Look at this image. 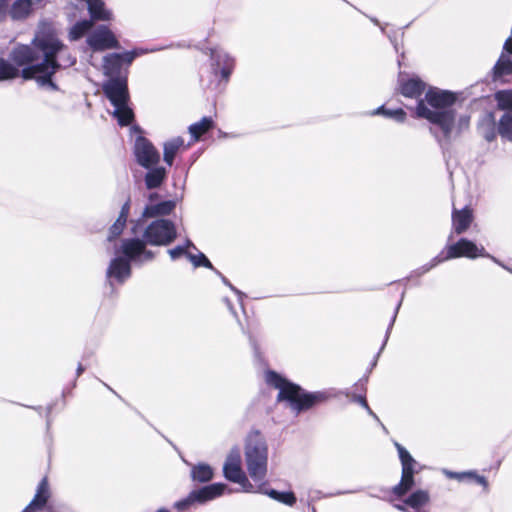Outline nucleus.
Listing matches in <instances>:
<instances>
[{
  "instance_id": "7ed1b4c3",
  "label": "nucleus",
  "mask_w": 512,
  "mask_h": 512,
  "mask_svg": "<svg viewBox=\"0 0 512 512\" xmlns=\"http://www.w3.org/2000/svg\"><path fill=\"white\" fill-rule=\"evenodd\" d=\"M177 237L175 224L169 219H156L143 231L142 238L137 236L123 239V252L130 258L151 262L155 253L147 245L167 246Z\"/></svg>"
},
{
  "instance_id": "5fc2aeb1",
  "label": "nucleus",
  "mask_w": 512,
  "mask_h": 512,
  "mask_svg": "<svg viewBox=\"0 0 512 512\" xmlns=\"http://www.w3.org/2000/svg\"><path fill=\"white\" fill-rule=\"evenodd\" d=\"M182 246H185V247H186V251H188V249H189V248H192V249H194V250H197V248H196V246L194 245V243H193L191 240H189V239H187V240L185 241V243H184Z\"/></svg>"
},
{
  "instance_id": "f8f14e48",
  "label": "nucleus",
  "mask_w": 512,
  "mask_h": 512,
  "mask_svg": "<svg viewBox=\"0 0 512 512\" xmlns=\"http://www.w3.org/2000/svg\"><path fill=\"white\" fill-rule=\"evenodd\" d=\"M135 59V53H111L104 57L103 59V69L105 75L109 78L112 77H127V70L123 73L122 67L123 64L127 66L131 65V63Z\"/></svg>"
},
{
  "instance_id": "9b49d317",
  "label": "nucleus",
  "mask_w": 512,
  "mask_h": 512,
  "mask_svg": "<svg viewBox=\"0 0 512 512\" xmlns=\"http://www.w3.org/2000/svg\"><path fill=\"white\" fill-rule=\"evenodd\" d=\"M134 155L137 163L144 167L150 168L160 161V154L151 141L144 136H138L134 144Z\"/></svg>"
},
{
  "instance_id": "39448f33",
  "label": "nucleus",
  "mask_w": 512,
  "mask_h": 512,
  "mask_svg": "<svg viewBox=\"0 0 512 512\" xmlns=\"http://www.w3.org/2000/svg\"><path fill=\"white\" fill-rule=\"evenodd\" d=\"M244 456L250 478L253 481L265 480L268 470V445L259 430H251L248 433Z\"/></svg>"
},
{
  "instance_id": "8fccbe9b",
  "label": "nucleus",
  "mask_w": 512,
  "mask_h": 512,
  "mask_svg": "<svg viewBox=\"0 0 512 512\" xmlns=\"http://www.w3.org/2000/svg\"><path fill=\"white\" fill-rule=\"evenodd\" d=\"M352 400L360 404L363 408L369 409V405L364 395H353Z\"/></svg>"
},
{
  "instance_id": "412c9836",
  "label": "nucleus",
  "mask_w": 512,
  "mask_h": 512,
  "mask_svg": "<svg viewBox=\"0 0 512 512\" xmlns=\"http://www.w3.org/2000/svg\"><path fill=\"white\" fill-rule=\"evenodd\" d=\"M190 467V478L194 483H208L214 477V470L207 463L190 464Z\"/></svg>"
},
{
  "instance_id": "20e7f679",
  "label": "nucleus",
  "mask_w": 512,
  "mask_h": 512,
  "mask_svg": "<svg viewBox=\"0 0 512 512\" xmlns=\"http://www.w3.org/2000/svg\"><path fill=\"white\" fill-rule=\"evenodd\" d=\"M268 385L279 390L278 402H286L295 415L310 410L313 407L325 403L333 395L329 391L308 392L301 386L283 378L275 371L268 370L265 374Z\"/></svg>"
},
{
  "instance_id": "aec40b11",
  "label": "nucleus",
  "mask_w": 512,
  "mask_h": 512,
  "mask_svg": "<svg viewBox=\"0 0 512 512\" xmlns=\"http://www.w3.org/2000/svg\"><path fill=\"white\" fill-rule=\"evenodd\" d=\"M473 221L472 210L465 207L461 210L454 209L452 212L453 231L460 235L467 231Z\"/></svg>"
},
{
  "instance_id": "864d4df0",
  "label": "nucleus",
  "mask_w": 512,
  "mask_h": 512,
  "mask_svg": "<svg viewBox=\"0 0 512 512\" xmlns=\"http://www.w3.org/2000/svg\"><path fill=\"white\" fill-rule=\"evenodd\" d=\"M6 4L0 1V21L5 17Z\"/></svg>"
},
{
  "instance_id": "dca6fc26",
  "label": "nucleus",
  "mask_w": 512,
  "mask_h": 512,
  "mask_svg": "<svg viewBox=\"0 0 512 512\" xmlns=\"http://www.w3.org/2000/svg\"><path fill=\"white\" fill-rule=\"evenodd\" d=\"M244 473L241 467V452L239 447H233L223 465L224 477L229 480H237V478Z\"/></svg>"
},
{
  "instance_id": "4c0bfd02",
  "label": "nucleus",
  "mask_w": 512,
  "mask_h": 512,
  "mask_svg": "<svg viewBox=\"0 0 512 512\" xmlns=\"http://www.w3.org/2000/svg\"><path fill=\"white\" fill-rule=\"evenodd\" d=\"M403 297H404V292L402 293V296H401L400 301H399V302H398V304L396 305V308H395V310H394V314H393V316H392V318H391V321H390V323H389V325H388V327H387L386 334H385V338H384V341H383V343H382V346H381L380 350L378 351V353L376 354V356H375L374 360L372 361V364H371V367H372V368L376 366V364H377V360H378V358H379V356H380V353L383 351V349L385 348V346H386V344H387V341H388V339H389V336H390L391 330H392L393 325H394V323H395V320H396V317H397L398 311H399V309H400V307H401Z\"/></svg>"
},
{
  "instance_id": "c85d7f7f",
  "label": "nucleus",
  "mask_w": 512,
  "mask_h": 512,
  "mask_svg": "<svg viewBox=\"0 0 512 512\" xmlns=\"http://www.w3.org/2000/svg\"><path fill=\"white\" fill-rule=\"evenodd\" d=\"M214 126L211 117L205 116L200 121L191 124L188 128L189 133L194 141H198L202 135L207 133Z\"/></svg>"
},
{
  "instance_id": "bf43d9fd",
  "label": "nucleus",
  "mask_w": 512,
  "mask_h": 512,
  "mask_svg": "<svg viewBox=\"0 0 512 512\" xmlns=\"http://www.w3.org/2000/svg\"><path fill=\"white\" fill-rule=\"evenodd\" d=\"M366 411L368 412L369 415H371L375 420H377L378 422H380L378 416L371 410V408L369 407V409H366Z\"/></svg>"
},
{
  "instance_id": "a19ab883",
  "label": "nucleus",
  "mask_w": 512,
  "mask_h": 512,
  "mask_svg": "<svg viewBox=\"0 0 512 512\" xmlns=\"http://www.w3.org/2000/svg\"><path fill=\"white\" fill-rule=\"evenodd\" d=\"M487 122V126L482 129V136L487 142H492L496 139L498 133L495 129L493 113L487 115Z\"/></svg>"
},
{
  "instance_id": "4be33fe9",
  "label": "nucleus",
  "mask_w": 512,
  "mask_h": 512,
  "mask_svg": "<svg viewBox=\"0 0 512 512\" xmlns=\"http://www.w3.org/2000/svg\"><path fill=\"white\" fill-rule=\"evenodd\" d=\"M147 169L148 171L144 177L146 188L152 190L160 187L167 177V170L157 165Z\"/></svg>"
},
{
  "instance_id": "37998d69",
  "label": "nucleus",
  "mask_w": 512,
  "mask_h": 512,
  "mask_svg": "<svg viewBox=\"0 0 512 512\" xmlns=\"http://www.w3.org/2000/svg\"><path fill=\"white\" fill-rule=\"evenodd\" d=\"M214 272H215V274H217L220 277L223 284H225L227 287H229L238 296V300L242 304L245 294L242 291H240L239 289H237L235 286H233L231 284V282L216 268H215Z\"/></svg>"
},
{
  "instance_id": "4468645a",
  "label": "nucleus",
  "mask_w": 512,
  "mask_h": 512,
  "mask_svg": "<svg viewBox=\"0 0 512 512\" xmlns=\"http://www.w3.org/2000/svg\"><path fill=\"white\" fill-rule=\"evenodd\" d=\"M176 200H161L160 202L147 203L142 211L141 219L132 227V233L137 234V230L143 219L157 218L170 215L176 208Z\"/></svg>"
},
{
  "instance_id": "603ef678",
  "label": "nucleus",
  "mask_w": 512,
  "mask_h": 512,
  "mask_svg": "<svg viewBox=\"0 0 512 512\" xmlns=\"http://www.w3.org/2000/svg\"><path fill=\"white\" fill-rule=\"evenodd\" d=\"M159 198H160V195L156 192H151L148 194L147 196V199H148V203H152V202H160L159 201Z\"/></svg>"
},
{
  "instance_id": "cd10ccee",
  "label": "nucleus",
  "mask_w": 512,
  "mask_h": 512,
  "mask_svg": "<svg viewBox=\"0 0 512 512\" xmlns=\"http://www.w3.org/2000/svg\"><path fill=\"white\" fill-rule=\"evenodd\" d=\"M114 111L112 113L113 117L116 118L118 124L120 126H128L134 120V112L132 108L129 107L128 102L125 104L113 105Z\"/></svg>"
},
{
  "instance_id": "774afa93",
  "label": "nucleus",
  "mask_w": 512,
  "mask_h": 512,
  "mask_svg": "<svg viewBox=\"0 0 512 512\" xmlns=\"http://www.w3.org/2000/svg\"><path fill=\"white\" fill-rule=\"evenodd\" d=\"M1 2L5 3L7 0H0Z\"/></svg>"
},
{
  "instance_id": "e2e57ef3",
  "label": "nucleus",
  "mask_w": 512,
  "mask_h": 512,
  "mask_svg": "<svg viewBox=\"0 0 512 512\" xmlns=\"http://www.w3.org/2000/svg\"><path fill=\"white\" fill-rule=\"evenodd\" d=\"M155 512H170V511L166 508H160V509L156 510Z\"/></svg>"
},
{
  "instance_id": "6ab92c4d",
  "label": "nucleus",
  "mask_w": 512,
  "mask_h": 512,
  "mask_svg": "<svg viewBox=\"0 0 512 512\" xmlns=\"http://www.w3.org/2000/svg\"><path fill=\"white\" fill-rule=\"evenodd\" d=\"M49 498V485L46 478H43L36 490V494L31 502L23 509L22 512H38L44 508Z\"/></svg>"
},
{
  "instance_id": "2f4dec72",
  "label": "nucleus",
  "mask_w": 512,
  "mask_h": 512,
  "mask_svg": "<svg viewBox=\"0 0 512 512\" xmlns=\"http://www.w3.org/2000/svg\"><path fill=\"white\" fill-rule=\"evenodd\" d=\"M414 474L415 473L402 471L400 482L392 489L393 494H395L397 497H402L407 492H409L415 484Z\"/></svg>"
},
{
  "instance_id": "052dcab7",
  "label": "nucleus",
  "mask_w": 512,
  "mask_h": 512,
  "mask_svg": "<svg viewBox=\"0 0 512 512\" xmlns=\"http://www.w3.org/2000/svg\"><path fill=\"white\" fill-rule=\"evenodd\" d=\"M250 343L253 346V349H254L255 353H257L258 352V347H257L256 341L252 337H250Z\"/></svg>"
},
{
  "instance_id": "393cba45",
  "label": "nucleus",
  "mask_w": 512,
  "mask_h": 512,
  "mask_svg": "<svg viewBox=\"0 0 512 512\" xmlns=\"http://www.w3.org/2000/svg\"><path fill=\"white\" fill-rule=\"evenodd\" d=\"M429 502V492L422 489L414 491L405 499V504L408 505L414 512H421L422 508Z\"/></svg>"
},
{
  "instance_id": "2eb2a0df",
  "label": "nucleus",
  "mask_w": 512,
  "mask_h": 512,
  "mask_svg": "<svg viewBox=\"0 0 512 512\" xmlns=\"http://www.w3.org/2000/svg\"><path fill=\"white\" fill-rule=\"evenodd\" d=\"M512 75V38H508L504 45L501 55L492 69V78L494 81H501L505 76Z\"/></svg>"
},
{
  "instance_id": "79ce46f5",
  "label": "nucleus",
  "mask_w": 512,
  "mask_h": 512,
  "mask_svg": "<svg viewBox=\"0 0 512 512\" xmlns=\"http://www.w3.org/2000/svg\"><path fill=\"white\" fill-rule=\"evenodd\" d=\"M126 220H122L121 218H117L116 221L113 223V225L109 229V236L108 240L112 241L116 237H118L122 232L124 227L126 226Z\"/></svg>"
},
{
  "instance_id": "6e6552de",
  "label": "nucleus",
  "mask_w": 512,
  "mask_h": 512,
  "mask_svg": "<svg viewBox=\"0 0 512 512\" xmlns=\"http://www.w3.org/2000/svg\"><path fill=\"white\" fill-rule=\"evenodd\" d=\"M226 489L227 485L224 483H213L194 489L185 498L176 501L173 507L179 512L188 511L196 505H203L222 496Z\"/></svg>"
},
{
  "instance_id": "6e6d98bb",
  "label": "nucleus",
  "mask_w": 512,
  "mask_h": 512,
  "mask_svg": "<svg viewBox=\"0 0 512 512\" xmlns=\"http://www.w3.org/2000/svg\"><path fill=\"white\" fill-rule=\"evenodd\" d=\"M85 371V367L79 363L76 369V375L79 377Z\"/></svg>"
},
{
  "instance_id": "a211bd4d",
  "label": "nucleus",
  "mask_w": 512,
  "mask_h": 512,
  "mask_svg": "<svg viewBox=\"0 0 512 512\" xmlns=\"http://www.w3.org/2000/svg\"><path fill=\"white\" fill-rule=\"evenodd\" d=\"M211 59L216 66L215 70L219 69L222 79L228 81L234 69V59L225 51L218 49L212 50Z\"/></svg>"
},
{
  "instance_id": "b1692460",
  "label": "nucleus",
  "mask_w": 512,
  "mask_h": 512,
  "mask_svg": "<svg viewBox=\"0 0 512 512\" xmlns=\"http://www.w3.org/2000/svg\"><path fill=\"white\" fill-rule=\"evenodd\" d=\"M23 66H18L12 59L11 53L9 54V60L0 57V81L11 80L21 76V70Z\"/></svg>"
},
{
  "instance_id": "1a4fd4ad",
  "label": "nucleus",
  "mask_w": 512,
  "mask_h": 512,
  "mask_svg": "<svg viewBox=\"0 0 512 512\" xmlns=\"http://www.w3.org/2000/svg\"><path fill=\"white\" fill-rule=\"evenodd\" d=\"M443 250L445 251V255L448 260L460 257H467L471 259L479 256L487 257L502 268L508 269L503 262L488 254L483 246L478 247L474 242L467 238H461L456 243L448 244Z\"/></svg>"
},
{
  "instance_id": "a18cd8bd",
  "label": "nucleus",
  "mask_w": 512,
  "mask_h": 512,
  "mask_svg": "<svg viewBox=\"0 0 512 512\" xmlns=\"http://www.w3.org/2000/svg\"><path fill=\"white\" fill-rule=\"evenodd\" d=\"M445 474L448 478L457 479L459 481H462L463 479L468 478V476L471 475V471H467V472L445 471Z\"/></svg>"
},
{
  "instance_id": "f3484780",
  "label": "nucleus",
  "mask_w": 512,
  "mask_h": 512,
  "mask_svg": "<svg viewBox=\"0 0 512 512\" xmlns=\"http://www.w3.org/2000/svg\"><path fill=\"white\" fill-rule=\"evenodd\" d=\"M398 83L401 94L408 98H419L426 88V84L420 78H407L402 74L399 75Z\"/></svg>"
},
{
  "instance_id": "f704fd0d",
  "label": "nucleus",
  "mask_w": 512,
  "mask_h": 512,
  "mask_svg": "<svg viewBox=\"0 0 512 512\" xmlns=\"http://www.w3.org/2000/svg\"><path fill=\"white\" fill-rule=\"evenodd\" d=\"M372 115H383L399 123L404 122L406 119V112L402 108L386 109L384 106H380L372 112Z\"/></svg>"
},
{
  "instance_id": "680f3d73",
  "label": "nucleus",
  "mask_w": 512,
  "mask_h": 512,
  "mask_svg": "<svg viewBox=\"0 0 512 512\" xmlns=\"http://www.w3.org/2000/svg\"><path fill=\"white\" fill-rule=\"evenodd\" d=\"M366 382H367V377H366V378H364V379H361V380L359 381V383H357L356 385H357V386H358V385H361V387L364 389V384H365Z\"/></svg>"
},
{
  "instance_id": "72a5a7b5",
  "label": "nucleus",
  "mask_w": 512,
  "mask_h": 512,
  "mask_svg": "<svg viewBox=\"0 0 512 512\" xmlns=\"http://www.w3.org/2000/svg\"><path fill=\"white\" fill-rule=\"evenodd\" d=\"M497 108L505 112L512 111V90H499L494 94Z\"/></svg>"
},
{
  "instance_id": "c03bdc74",
  "label": "nucleus",
  "mask_w": 512,
  "mask_h": 512,
  "mask_svg": "<svg viewBox=\"0 0 512 512\" xmlns=\"http://www.w3.org/2000/svg\"><path fill=\"white\" fill-rule=\"evenodd\" d=\"M167 252L173 261L179 259L182 256L187 258V254H191L190 252L186 251L185 246L181 245H177L176 247L169 249Z\"/></svg>"
},
{
  "instance_id": "c9c22d12",
  "label": "nucleus",
  "mask_w": 512,
  "mask_h": 512,
  "mask_svg": "<svg viewBox=\"0 0 512 512\" xmlns=\"http://www.w3.org/2000/svg\"><path fill=\"white\" fill-rule=\"evenodd\" d=\"M264 494L268 495L270 498L286 504L288 506H293L296 503V497L293 492H279L275 489H265Z\"/></svg>"
},
{
  "instance_id": "e433bc0d",
  "label": "nucleus",
  "mask_w": 512,
  "mask_h": 512,
  "mask_svg": "<svg viewBox=\"0 0 512 512\" xmlns=\"http://www.w3.org/2000/svg\"><path fill=\"white\" fill-rule=\"evenodd\" d=\"M92 20H81L76 22L69 32V38L71 40H78L84 36L92 27Z\"/></svg>"
},
{
  "instance_id": "0eeeda50",
  "label": "nucleus",
  "mask_w": 512,
  "mask_h": 512,
  "mask_svg": "<svg viewBox=\"0 0 512 512\" xmlns=\"http://www.w3.org/2000/svg\"><path fill=\"white\" fill-rule=\"evenodd\" d=\"M117 256L114 257L107 268L106 279L108 285L114 290V286L124 284L132 274L131 263L142 265L147 263L146 260L130 258L123 252V239L120 246L115 250Z\"/></svg>"
},
{
  "instance_id": "338daca9",
  "label": "nucleus",
  "mask_w": 512,
  "mask_h": 512,
  "mask_svg": "<svg viewBox=\"0 0 512 512\" xmlns=\"http://www.w3.org/2000/svg\"><path fill=\"white\" fill-rule=\"evenodd\" d=\"M452 238H453V234L451 233L449 236V240H451Z\"/></svg>"
},
{
  "instance_id": "13d9d810",
  "label": "nucleus",
  "mask_w": 512,
  "mask_h": 512,
  "mask_svg": "<svg viewBox=\"0 0 512 512\" xmlns=\"http://www.w3.org/2000/svg\"><path fill=\"white\" fill-rule=\"evenodd\" d=\"M371 21H372L374 24H376V25L380 26V29H381V31H382L383 33L385 32V28H384V26H382L376 18H371Z\"/></svg>"
},
{
  "instance_id": "4d7b16f0",
  "label": "nucleus",
  "mask_w": 512,
  "mask_h": 512,
  "mask_svg": "<svg viewBox=\"0 0 512 512\" xmlns=\"http://www.w3.org/2000/svg\"><path fill=\"white\" fill-rule=\"evenodd\" d=\"M224 301H225V303H226L227 307L229 308V310H230L234 315H236V312H235V310H234V308H233V306H232L231 301H230L228 298H225V299H224Z\"/></svg>"
},
{
  "instance_id": "3c124183",
  "label": "nucleus",
  "mask_w": 512,
  "mask_h": 512,
  "mask_svg": "<svg viewBox=\"0 0 512 512\" xmlns=\"http://www.w3.org/2000/svg\"><path fill=\"white\" fill-rule=\"evenodd\" d=\"M394 507L401 512H412V509L405 504V500L403 501L402 504H394Z\"/></svg>"
},
{
  "instance_id": "0e129e2a",
  "label": "nucleus",
  "mask_w": 512,
  "mask_h": 512,
  "mask_svg": "<svg viewBox=\"0 0 512 512\" xmlns=\"http://www.w3.org/2000/svg\"><path fill=\"white\" fill-rule=\"evenodd\" d=\"M507 268H508V269H506V270H507V271H509L510 273H512V268H510V267H508V266H507Z\"/></svg>"
},
{
  "instance_id": "c756f323",
  "label": "nucleus",
  "mask_w": 512,
  "mask_h": 512,
  "mask_svg": "<svg viewBox=\"0 0 512 512\" xmlns=\"http://www.w3.org/2000/svg\"><path fill=\"white\" fill-rule=\"evenodd\" d=\"M395 447L398 451L399 459L402 465V471L417 473L419 466L418 462L411 456V454L399 443H395Z\"/></svg>"
},
{
  "instance_id": "09e8293b",
  "label": "nucleus",
  "mask_w": 512,
  "mask_h": 512,
  "mask_svg": "<svg viewBox=\"0 0 512 512\" xmlns=\"http://www.w3.org/2000/svg\"><path fill=\"white\" fill-rule=\"evenodd\" d=\"M468 478L474 479L476 483L482 485L485 488L488 486L486 478L484 476L478 475L476 472L471 471V475L468 476Z\"/></svg>"
},
{
  "instance_id": "ea45409f",
  "label": "nucleus",
  "mask_w": 512,
  "mask_h": 512,
  "mask_svg": "<svg viewBox=\"0 0 512 512\" xmlns=\"http://www.w3.org/2000/svg\"><path fill=\"white\" fill-rule=\"evenodd\" d=\"M447 260L448 259L446 258L445 251L442 250L438 255H436L434 258H432L430 262H428V263L424 264L423 266H421L420 268H418L415 271V273L418 276H421V275L429 272L431 269H433L437 265H439L442 262L447 261Z\"/></svg>"
},
{
  "instance_id": "7c9ffc66",
  "label": "nucleus",
  "mask_w": 512,
  "mask_h": 512,
  "mask_svg": "<svg viewBox=\"0 0 512 512\" xmlns=\"http://www.w3.org/2000/svg\"><path fill=\"white\" fill-rule=\"evenodd\" d=\"M497 132L502 139L512 143V111L505 112L500 117Z\"/></svg>"
},
{
  "instance_id": "f03ea898",
  "label": "nucleus",
  "mask_w": 512,
  "mask_h": 512,
  "mask_svg": "<svg viewBox=\"0 0 512 512\" xmlns=\"http://www.w3.org/2000/svg\"><path fill=\"white\" fill-rule=\"evenodd\" d=\"M55 46V51L49 56V61L53 64H61L66 60L73 61L71 66L76 63L73 57L65 48L50 28H41L35 34L31 45H17L11 51V59L18 65L23 66L35 60L43 61L44 52L51 50Z\"/></svg>"
},
{
  "instance_id": "49530a36",
  "label": "nucleus",
  "mask_w": 512,
  "mask_h": 512,
  "mask_svg": "<svg viewBox=\"0 0 512 512\" xmlns=\"http://www.w3.org/2000/svg\"><path fill=\"white\" fill-rule=\"evenodd\" d=\"M162 49L163 48H161V47L137 48V49H134L132 51H127L126 53H135V58H136L137 56H140V55H143V54H147V53H153V52H156V51H160Z\"/></svg>"
},
{
  "instance_id": "ddd939ff",
  "label": "nucleus",
  "mask_w": 512,
  "mask_h": 512,
  "mask_svg": "<svg viewBox=\"0 0 512 512\" xmlns=\"http://www.w3.org/2000/svg\"><path fill=\"white\" fill-rule=\"evenodd\" d=\"M87 44L94 51L119 48V42L112 31L105 25L99 26L87 37Z\"/></svg>"
},
{
  "instance_id": "473e14b6",
  "label": "nucleus",
  "mask_w": 512,
  "mask_h": 512,
  "mask_svg": "<svg viewBox=\"0 0 512 512\" xmlns=\"http://www.w3.org/2000/svg\"><path fill=\"white\" fill-rule=\"evenodd\" d=\"M232 482L239 484L241 486V488H242V491H244L246 493H262V494H264V492H265V486H266V481L265 480H263V481H255L258 484L257 485H253L248 480V478L245 475V473L240 475L237 478V480H233Z\"/></svg>"
},
{
  "instance_id": "58836bf2",
  "label": "nucleus",
  "mask_w": 512,
  "mask_h": 512,
  "mask_svg": "<svg viewBox=\"0 0 512 512\" xmlns=\"http://www.w3.org/2000/svg\"><path fill=\"white\" fill-rule=\"evenodd\" d=\"M187 259L193 264L195 268L205 267L212 271L215 270V267L211 261L202 252H198V254H187Z\"/></svg>"
},
{
  "instance_id": "9d476101",
  "label": "nucleus",
  "mask_w": 512,
  "mask_h": 512,
  "mask_svg": "<svg viewBox=\"0 0 512 512\" xmlns=\"http://www.w3.org/2000/svg\"><path fill=\"white\" fill-rule=\"evenodd\" d=\"M102 90L112 105L125 104L129 102L127 77H112L105 81Z\"/></svg>"
},
{
  "instance_id": "5701e85b",
  "label": "nucleus",
  "mask_w": 512,
  "mask_h": 512,
  "mask_svg": "<svg viewBox=\"0 0 512 512\" xmlns=\"http://www.w3.org/2000/svg\"><path fill=\"white\" fill-rule=\"evenodd\" d=\"M42 0H16L10 10L9 15L13 20H23L32 12L33 4L40 3Z\"/></svg>"
},
{
  "instance_id": "69168bd1",
  "label": "nucleus",
  "mask_w": 512,
  "mask_h": 512,
  "mask_svg": "<svg viewBox=\"0 0 512 512\" xmlns=\"http://www.w3.org/2000/svg\"><path fill=\"white\" fill-rule=\"evenodd\" d=\"M312 512H316V508L314 506L311 507Z\"/></svg>"
},
{
  "instance_id": "a878e982",
  "label": "nucleus",
  "mask_w": 512,
  "mask_h": 512,
  "mask_svg": "<svg viewBox=\"0 0 512 512\" xmlns=\"http://www.w3.org/2000/svg\"><path fill=\"white\" fill-rule=\"evenodd\" d=\"M91 20L108 21L111 19L112 13L105 9L102 0H85Z\"/></svg>"
},
{
  "instance_id": "bb28decb",
  "label": "nucleus",
  "mask_w": 512,
  "mask_h": 512,
  "mask_svg": "<svg viewBox=\"0 0 512 512\" xmlns=\"http://www.w3.org/2000/svg\"><path fill=\"white\" fill-rule=\"evenodd\" d=\"M184 146V139L176 137L166 141L163 146V160L168 166H172L179 149Z\"/></svg>"
},
{
  "instance_id": "f257e3e1",
  "label": "nucleus",
  "mask_w": 512,
  "mask_h": 512,
  "mask_svg": "<svg viewBox=\"0 0 512 512\" xmlns=\"http://www.w3.org/2000/svg\"><path fill=\"white\" fill-rule=\"evenodd\" d=\"M456 101L455 93L430 87L425 97L418 100L415 108L418 118L429 121L431 124L429 131L443 150L448 149L452 139L460 136L470 126L468 114L457 117V112L453 108Z\"/></svg>"
},
{
  "instance_id": "de8ad7c7",
  "label": "nucleus",
  "mask_w": 512,
  "mask_h": 512,
  "mask_svg": "<svg viewBox=\"0 0 512 512\" xmlns=\"http://www.w3.org/2000/svg\"><path fill=\"white\" fill-rule=\"evenodd\" d=\"M129 212H130V199H128L121 207V210H120V213H119V218H121L122 220H126L127 221V218L129 216Z\"/></svg>"
},
{
  "instance_id": "423d86ee",
  "label": "nucleus",
  "mask_w": 512,
  "mask_h": 512,
  "mask_svg": "<svg viewBox=\"0 0 512 512\" xmlns=\"http://www.w3.org/2000/svg\"><path fill=\"white\" fill-rule=\"evenodd\" d=\"M51 48L52 49L48 52H44L43 61L35 60L23 65V69H21V77L25 80L35 79L42 87L48 86L52 90H58V86L53 82L52 76L59 69L70 67L73 61L68 59L64 63L57 65L51 63L49 61V56L56 49L55 46H52Z\"/></svg>"
}]
</instances>
